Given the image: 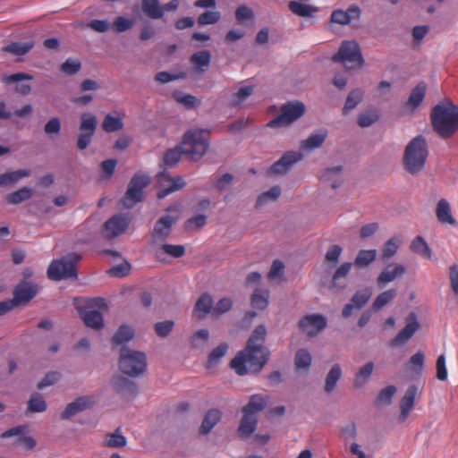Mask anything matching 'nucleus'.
Returning a JSON list of instances; mask_svg holds the SVG:
<instances>
[{"mask_svg": "<svg viewBox=\"0 0 458 458\" xmlns=\"http://www.w3.org/2000/svg\"><path fill=\"white\" fill-rule=\"evenodd\" d=\"M266 335L265 326H258L250 337L245 349L232 360L231 367L238 375L259 372L267 363L269 352L264 346Z\"/></svg>", "mask_w": 458, "mask_h": 458, "instance_id": "1", "label": "nucleus"}, {"mask_svg": "<svg viewBox=\"0 0 458 458\" xmlns=\"http://www.w3.org/2000/svg\"><path fill=\"white\" fill-rule=\"evenodd\" d=\"M208 148V131L193 129L185 132L180 147L169 149L164 156V162L168 166L175 165L182 154L191 157L192 160L200 159Z\"/></svg>", "mask_w": 458, "mask_h": 458, "instance_id": "2", "label": "nucleus"}, {"mask_svg": "<svg viewBox=\"0 0 458 458\" xmlns=\"http://www.w3.org/2000/svg\"><path fill=\"white\" fill-rule=\"evenodd\" d=\"M430 119L434 131L447 139L458 130V106L449 99L440 102L433 107Z\"/></svg>", "mask_w": 458, "mask_h": 458, "instance_id": "3", "label": "nucleus"}, {"mask_svg": "<svg viewBox=\"0 0 458 458\" xmlns=\"http://www.w3.org/2000/svg\"><path fill=\"white\" fill-rule=\"evenodd\" d=\"M428 148L426 139L419 135L413 138L406 146L403 154V166L411 174L420 173L427 161Z\"/></svg>", "mask_w": 458, "mask_h": 458, "instance_id": "4", "label": "nucleus"}, {"mask_svg": "<svg viewBox=\"0 0 458 458\" xmlns=\"http://www.w3.org/2000/svg\"><path fill=\"white\" fill-rule=\"evenodd\" d=\"M81 259V256L76 253H71L67 256L53 260L47 269V276L51 280L59 281L62 279H76V265Z\"/></svg>", "mask_w": 458, "mask_h": 458, "instance_id": "5", "label": "nucleus"}, {"mask_svg": "<svg viewBox=\"0 0 458 458\" xmlns=\"http://www.w3.org/2000/svg\"><path fill=\"white\" fill-rule=\"evenodd\" d=\"M121 371L130 377H138L147 369V358L144 352L123 347L120 354Z\"/></svg>", "mask_w": 458, "mask_h": 458, "instance_id": "6", "label": "nucleus"}, {"mask_svg": "<svg viewBox=\"0 0 458 458\" xmlns=\"http://www.w3.org/2000/svg\"><path fill=\"white\" fill-rule=\"evenodd\" d=\"M332 60L342 63L347 71L360 68L364 63L360 47L355 41H344Z\"/></svg>", "mask_w": 458, "mask_h": 458, "instance_id": "7", "label": "nucleus"}, {"mask_svg": "<svg viewBox=\"0 0 458 458\" xmlns=\"http://www.w3.org/2000/svg\"><path fill=\"white\" fill-rule=\"evenodd\" d=\"M149 183V176L144 174H136L131 180L127 191L122 199V204L131 208L143 199V189Z\"/></svg>", "mask_w": 458, "mask_h": 458, "instance_id": "8", "label": "nucleus"}, {"mask_svg": "<svg viewBox=\"0 0 458 458\" xmlns=\"http://www.w3.org/2000/svg\"><path fill=\"white\" fill-rule=\"evenodd\" d=\"M306 107L302 102L293 101L282 106L281 114L271 120L267 126L271 128H278L289 125L297 119H299L304 113Z\"/></svg>", "mask_w": 458, "mask_h": 458, "instance_id": "9", "label": "nucleus"}, {"mask_svg": "<svg viewBox=\"0 0 458 458\" xmlns=\"http://www.w3.org/2000/svg\"><path fill=\"white\" fill-rule=\"evenodd\" d=\"M98 125V119L91 113H83L81 116L80 134L77 140L79 149H85L91 142Z\"/></svg>", "mask_w": 458, "mask_h": 458, "instance_id": "10", "label": "nucleus"}, {"mask_svg": "<svg viewBox=\"0 0 458 458\" xmlns=\"http://www.w3.org/2000/svg\"><path fill=\"white\" fill-rule=\"evenodd\" d=\"M327 325V318L321 314L307 315L299 321L300 329L310 337L323 331Z\"/></svg>", "mask_w": 458, "mask_h": 458, "instance_id": "11", "label": "nucleus"}, {"mask_svg": "<svg viewBox=\"0 0 458 458\" xmlns=\"http://www.w3.org/2000/svg\"><path fill=\"white\" fill-rule=\"evenodd\" d=\"M303 155L298 151H288L283 157L272 165L267 173L271 175H284L288 173L293 165L301 160Z\"/></svg>", "mask_w": 458, "mask_h": 458, "instance_id": "12", "label": "nucleus"}, {"mask_svg": "<svg viewBox=\"0 0 458 458\" xmlns=\"http://www.w3.org/2000/svg\"><path fill=\"white\" fill-rule=\"evenodd\" d=\"M177 217L171 215L161 216L155 224L151 233L152 244L157 245L158 242H164L171 233L172 227L175 224Z\"/></svg>", "mask_w": 458, "mask_h": 458, "instance_id": "13", "label": "nucleus"}, {"mask_svg": "<svg viewBox=\"0 0 458 458\" xmlns=\"http://www.w3.org/2000/svg\"><path fill=\"white\" fill-rule=\"evenodd\" d=\"M157 182L161 188L157 193L158 199H164L168 194L179 191L185 186V182L182 177H171L165 173L158 174Z\"/></svg>", "mask_w": 458, "mask_h": 458, "instance_id": "14", "label": "nucleus"}, {"mask_svg": "<svg viewBox=\"0 0 458 458\" xmlns=\"http://www.w3.org/2000/svg\"><path fill=\"white\" fill-rule=\"evenodd\" d=\"M361 11L359 6L352 4L347 10L337 9L335 10L330 16L332 23L339 24L342 26L348 25L352 21H358L360 18Z\"/></svg>", "mask_w": 458, "mask_h": 458, "instance_id": "15", "label": "nucleus"}, {"mask_svg": "<svg viewBox=\"0 0 458 458\" xmlns=\"http://www.w3.org/2000/svg\"><path fill=\"white\" fill-rule=\"evenodd\" d=\"M419 329V323L414 313L410 314L405 327L391 341V346L402 345L407 343Z\"/></svg>", "mask_w": 458, "mask_h": 458, "instance_id": "16", "label": "nucleus"}, {"mask_svg": "<svg viewBox=\"0 0 458 458\" xmlns=\"http://www.w3.org/2000/svg\"><path fill=\"white\" fill-rule=\"evenodd\" d=\"M38 285L31 282H21L13 292L14 304H25L29 302L38 293Z\"/></svg>", "mask_w": 458, "mask_h": 458, "instance_id": "17", "label": "nucleus"}, {"mask_svg": "<svg viewBox=\"0 0 458 458\" xmlns=\"http://www.w3.org/2000/svg\"><path fill=\"white\" fill-rule=\"evenodd\" d=\"M130 219L123 215H117L111 217L105 223L106 236L114 238L123 233L128 227Z\"/></svg>", "mask_w": 458, "mask_h": 458, "instance_id": "18", "label": "nucleus"}, {"mask_svg": "<svg viewBox=\"0 0 458 458\" xmlns=\"http://www.w3.org/2000/svg\"><path fill=\"white\" fill-rule=\"evenodd\" d=\"M94 404V399L91 396H81L70 403L62 412V419L67 420L77 413L85 411Z\"/></svg>", "mask_w": 458, "mask_h": 458, "instance_id": "19", "label": "nucleus"}, {"mask_svg": "<svg viewBox=\"0 0 458 458\" xmlns=\"http://www.w3.org/2000/svg\"><path fill=\"white\" fill-rule=\"evenodd\" d=\"M406 272L404 266L393 263L388 265L378 276L377 282L379 286L394 281L396 278L403 276Z\"/></svg>", "mask_w": 458, "mask_h": 458, "instance_id": "20", "label": "nucleus"}, {"mask_svg": "<svg viewBox=\"0 0 458 458\" xmlns=\"http://www.w3.org/2000/svg\"><path fill=\"white\" fill-rule=\"evenodd\" d=\"M418 394H419V388L417 386L411 385L407 388V390L400 403V408H401L400 417H401L402 420H405L406 418L408 417V415L410 414L411 411L413 408L414 401H415V398Z\"/></svg>", "mask_w": 458, "mask_h": 458, "instance_id": "21", "label": "nucleus"}, {"mask_svg": "<svg viewBox=\"0 0 458 458\" xmlns=\"http://www.w3.org/2000/svg\"><path fill=\"white\" fill-rule=\"evenodd\" d=\"M254 90V84L244 82L234 93L232 94L230 98V106L233 107H241L242 104L253 94Z\"/></svg>", "mask_w": 458, "mask_h": 458, "instance_id": "22", "label": "nucleus"}, {"mask_svg": "<svg viewBox=\"0 0 458 458\" xmlns=\"http://www.w3.org/2000/svg\"><path fill=\"white\" fill-rule=\"evenodd\" d=\"M154 251L156 257L159 260H164V255H168L172 258H181L185 253V248L183 245H174V244H168L165 243L160 246L155 245L154 246Z\"/></svg>", "mask_w": 458, "mask_h": 458, "instance_id": "23", "label": "nucleus"}, {"mask_svg": "<svg viewBox=\"0 0 458 458\" xmlns=\"http://www.w3.org/2000/svg\"><path fill=\"white\" fill-rule=\"evenodd\" d=\"M426 85L419 83L411 92L408 101L404 105V108L410 112H413L423 101L426 95Z\"/></svg>", "mask_w": 458, "mask_h": 458, "instance_id": "24", "label": "nucleus"}, {"mask_svg": "<svg viewBox=\"0 0 458 458\" xmlns=\"http://www.w3.org/2000/svg\"><path fill=\"white\" fill-rule=\"evenodd\" d=\"M436 216L437 217V220L441 224L449 225L452 226H454L456 225V221L454 218L452 212H451V207L448 201L445 199H441L436 208Z\"/></svg>", "mask_w": 458, "mask_h": 458, "instance_id": "25", "label": "nucleus"}, {"mask_svg": "<svg viewBox=\"0 0 458 458\" xmlns=\"http://www.w3.org/2000/svg\"><path fill=\"white\" fill-rule=\"evenodd\" d=\"M243 416L241 420L238 432L243 438L249 437L256 429L258 419L248 412H242Z\"/></svg>", "mask_w": 458, "mask_h": 458, "instance_id": "26", "label": "nucleus"}, {"mask_svg": "<svg viewBox=\"0 0 458 458\" xmlns=\"http://www.w3.org/2000/svg\"><path fill=\"white\" fill-rule=\"evenodd\" d=\"M211 55L208 50L194 53L191 56V63L199 73L205 72L210 65Z\"/></svg>", "mask_w": 458, "mask_h": 458, "instance_id": "27", "label": "nucleus"}, {"mask_svg": "<svg viewBox=\"0 0 458 458\" xmlns=\"http://www.w3.org/2000/svg\"><path fill=\"white\" fill-rule=\"evenodd\" d=\"M30 175L28 169H20L0 174V186H13L22 178Z\"/></svg>", "mask_w": 458, "mask_h": 458, "instance_id": "28", "label": "nucleus"}, {"mask_svg": "<svg viewBox=\"0 0 458 458\" xmlns=\"http://www.w3.org/2000/svg\"><path fill=\"white\" fill-rule=\"evenodd\" d=\"M267 399V396L262 394L251 395L249 403L242 408V412H248L253 416H257V414L266 407Z\"/></svg>", "mask_w": 458, "mask_h": 458, "instance_id": "29", "label": "nucleus"}, {"mask_svg": "<svg viewBox=\"0 0 458 458\" xmlns=\"http://www.w3.org/2000/svg\"><path fill=\"white\" fill-rule=\"evenodd\" d=\"M221 419V411L216 409L209 410L202 421L199 432L203 435L208 434L212 428L219 422Z\"/></svg>", "mask_w": 458, "mask_h": 458, "instance_id": "30", "label": "nucleus"}, {"mask_svg": "<svg viewBox=\"0 0 458 458\" xmlns=\"http://www.w3.org/2000/svg\"><path fill=\"white\" fill-rule=\"evenodd\" d=\"M269 291L263 288H256L251 295V305L256 310H263L269 304Z\"/></svg>", "mask_w": 458, "mask_h": 458, "instance_id": "31", "label": "nucleus"}, {"mask_svg": "<svg viewBox=\"0 0 458 458\" xmlns=\"http://www.w3.org/2000/svg\"><path fill=\"white\" fill-rule=\"evenodd\" d=\"M375 365L372 361H369L360 367L354 377V386L357 388H360L364 386L368 381L369 380L370 377L372 376V373L374 371Z\"/></svg>", "mask_w": 458, "mask_h": 458, "instance_id": "32", "label": "nucleus"}, {"mask_svg": "<svg viewBox=\"0 0 458 458\" xmlns=\"http://www.w3.org/2000/svg\"><path fill=\"white\" fill-rule=\"evenodd\" d=\"M213 300L209 294H202L197 301L194 315L199 318H203L208 313L212 312Z\"/></svg>", "mask_w": 458, "mask_h": 458, "instance_id": "33", "label": "nucleus"}, {"mask_svg": "<svg viewBox=\"0 0 458 458\" xmlns=\"http://www.w3.org/2000/svg\"><path fill=\"white\" fill-rule=\"evenodd\" d=\"M142 11L151 19H160L164 15V10L158 0H142Z\"/></svg>", "mask_w": 458, "mask_h": 458, "instance_id": "34", "label": "nucleus"}, {"mask_svg": "<svg viewBox=\"0 0 458 458\" xmlns=\"http://www.w3.org/2000/svg\"><path fill=\"white\" fill-rule=\"evenodd\" d=\"M322 179L329 183L332 189H337L343 182L342 167L337 165L327 168L323 174Z\"/></svg>", "mask_w": 458, "mask_h": 458, "instance_id": "35", "label": "nucleus"}, {"mask_svg": "<svg viewBox=\"0 0 458 458\" xmlns=\"http://www.w3.org/2000/svg\"><path fill=\"white\" fill-rule=\"evenodd\" d=\"M85 325L93 329H100L104 326L102 314L98 310H89L82 314Z\"/></svg>", "mask_w": 458, "mask_h": 458, "instance_id": "36", "label": "nucleus"}, {"mask_svg": "<svg viewBox=\"0 0 458 458\" xmlns=\"http://www.w3.org/2000/svg\"><path fill=\"white\" fill-rule=\"evenodd\" d=\"M34 47L33 41L27 42H12L3 47V51L14 55H24L29 53Z\"/></svg>", "mask_w": 458, "mask_h": 458, "instance_id": "37", "label": "nucleus"}, {"mask_svg": "<svg viewBox=\"0 0 458 458\" xmlns=\"http://www.w3.org/2000/svg\"><path fill=\"white\" fill-rule=\"evenodd\" d=\"M327 138L326 131H319L317 133L311 134L301 144V148L306 150H313L319 148L324 143Z\"/></svg>", "mask_w": 458, "mask_h": 458, "instance_id": "38", "label": "nucleus"}, {"mask_svg": "<svg viewBox=\"0 0 458 458\" xmlns=\"http://www.w3.org/2000/svg\"><path fill=\"white\" fill-rule=\"evenodd\" d=\"M289 9L293 13L301 17H310L318 11L317 7L297 1L290 2Z\"/></svg>", "mask_w": 458, "mask_h": 458, "instance_id": "39", "label": "nucleus"}, {"mask_svg": "<svg viewBox=\"0 0 458 458\" xmlns=\"http://www.w3.org/2000/svg\"><path fill=\"white\" fill-rule=\"evenodd\" d=\"M411 250L416 254L430 259L432 256L431 249L421 236H416L411 243Z\"/></svg>", "mask_w": 458, "mask_h": 458, "instance_id": "40", "label": "nucleus"}, {"mask_svg": "<svg viewBox=\"0 0 458 458\" xmlns=\"http://www.w3.org/2000/svg\"><path fill=\"white\" fill-rule=\"evenodd\" d=\"M341 376L342 369L340 365L335 364L331 368L326 377L325 391L327 393H331L335 388L336 384L340 379Z\"/></svg>", "mask_w": 458, "mask_h": 458, "instance_id": "41", "label": "nucleus"}, {"mask_svg": "<svg viewBox=\"0 0 458 458\" xmlns=\"http://www.w3.org/2000/svg\"><path fill=\"white\" fill-rule=\"evenodd\" d=\"M33 190L30 187H22L20 190L12 192L6 196V199L11 204H20L31 198Z\"/></svg>", "mask_w": 458, "mask_h": 458, "instance_id": "42", "label": "nucleus"}, {"mask_svg": "<svg viewBox=\"0 0 458 458\" xmlns=\"http://www.w3.org/2000/svg\"><path fill=\"white\" fill-rule=\"evenodd\" d=\"M173 98L176 102L189 109L195 108L200 104L196 97L180 91L174 92Z\"/></svg>", "mask_w": 458, "mask_h": 458, "instance_id": "43", "label": "nucleus"}, {"mask_svg": "<svg viewBox=\"0 0 458 458\" xmlns=\"http://www.w3.org/2000/svg\"><path fill=\"white\" fill-rule=\"evenodd\" d=\"M102 127L106 132L117 131L123 127L122 117L119 115L114 116L108 114L106 115L102 123Z\"/></svg>", "mask_w": 458, "mask_h": 458, "instance_id": "44", "label": "nucleus"}, {"mask_svg": "<svg viewBox=\"0 0 458 458\" xmlns=\"http://www.w3.org/2000/svg\"><path fill=\"white\" fill-rule=\"evenodd\" d=\"M312 361L311 354L305 349L297 351L294 357V364L297 369H308Z\"/></svg>", "mask_w": 458, "mask_h": 458, "instance_id": "45", "label": "nucleus"}, {"mask_svg": "<svg viewBox=\"0 0 458 458\" xmlns=\"http://www.w3.org/2000/svg\"><path fill=\"white\" fill-rule=\"evenodd\" d=\"M402 241L399 237H393L389 239L384 245L382 250V259L387 260L395 255Z\"/></svg>", "mask_w": 458, "mask_h": 458, "instance_id": "46", "label": "nucleus"}, {"mask_svg": "<svg viewBox=\"0 0 458 458\" xmlns=\"http://www.w3.org/2000/svg\"><path fill=\"white\" fill-rule=\"evenodd\" d=\"M284 264L279 259L273 261L267 277L271 282L279 283L284 275Z\"/></svg>", "mask_w": 458, "mask_h": 458, "instance_id": "47", "label": "nucleus"}, {"mask_svg": "<svg viewBox=\"0 0 458 458\" xmlns=\"http://www.w3.org/2000/svg\"><path fill=\"white\" fill-rule=\"evenodd\" d=\"M376 250H362L359 251L354 263L358 267H366L371 264L376 259Z\"/></svg>", "mask_w": 458, "mask_h": 458, "instance_id": "48", "label": "nucleus"}, {"mask_svg": "<svg viewBox=\"0 0 458 458\" xmlns=\"http://www.w3.org/2000/svg\"><path fill=\"white\" fill-rule=\"evenodd\" d=\"M396 296V291L394 289H390L381 293L373 302V309L375 310H379L383 309L386 304H388Z\"/></svg>", "mask_w": 458, "mask_h": 458, "instance_id": "49", "label": "nucleus"}, {"mask_svg": "<svg viewBox=\"0 0 458 458\" xmlns=\"http://www.w3.org/2000/svg\"><path fill=\"white\" fill-rule=\"evenodd\" d=\"M363 98V91L360 89H353L351 91L346 98L345 105L344 106V113L347 114L361 101Z\"/></svg>", "mask_w": 458, "mask_h": 458, "instance_id": "50", "label": "nucleus"}, {"mask_svg": "<svg viewBox=\"0 0 458 458\" xmlns=\"http://www.w3.org/2000/svg\"><path fill=\"white\" fill-rule=\"evenodd\" d=\"M227 351L228 345L225 343L220 344L216 347L209 354L208 367L211 368L218 364Z\"/></svg>", "mask_w": 458, "mask_h": 458, "instance_id": "51", "label": "nucleus"}, {"mask_svg": "<svg viewBox=\"0 0 458 458\" xmlns=\"http://www.w3.org/2000/svg\"><path fill=\"white\" fill-rule=\"evenodd\" d=\"M372 291L370 288H365L357 291L352 296L351 301L355 305L356 310L361 309L370 299Z\"/></svg>", "mask_w": 458, "mask_h": 458, "instance_id": "52", "label": "nucleus"}, {"mask_svg": "<svg viewBox=\"0 0 458 458\" xmlns=\"http://www.w3.org/2000/svg\"><path fill=\"white\" fill-rule=\"evenodd\" d=\"M281 195V188L279 186H273L268 191L260 194L257 199L258 206H263L270 201L276 200Z\"/></svg>", "mask_w": 458, "mask_h": 458, "instance_id": "53", "label": "nucleus"}, {"mask_svg": "<svg viewBox=\"0 0 458 458\" xmlns=\"http://www.w3.org/2000/svg\"><path fill=\"white\" fill-rule=\"evenodd\" d=\"M134 335L133 330L128 326H121L113 337V342L122 344L130 341Z\"/></svg>", "mask_w": 458, "mask_h": 458, "instance_id": "54", "label": "nucleus"}, {"mask_svg": "<svg viewBox=\"0 0 458 458\" xmlns=\"http://www.w3.org/2000/svg\"><path fill=\"white\" fill-rule=\"evenodd\" d=\"M221 18V13L218 11H206L198 17V23L199 25H212L216 23Z\"/></svg>", "mask_w": 458, "mask_h": 458, "instance_id": "55", "label": "nucleus"}, {"mask_svg": "<svg viewBox=\"0 0 458 458\" xmlns=\"http://www.w3.org/2000/svg\"><path fill=\"white\" fill-rule=\"evenodd\" d=\"M126 444V437L120 432V429H116L114 433L107 436L106 445L109 447H123Z\"/></svg>", "mask_w": 458, "mask_h": 458, "instance_id": "56", "label": "nucleus"}, {"mask_svg": "<svg viewBox=\"0 0 458 458\" xmlns=\"http://www.w3.org/2000/svg\"><path fill=\"white\" fill-rule=\"evenodd\" d=\"M47 409V403L41 395L34 394L29 401V411L30 412H42Z\"/></svg>", "mask_w": 458, "mask_h": 458, "instance_id": "57", "label": "nucleus"}, {"mask_svg": "<svg viewBox=\"0 0 458 458\" xmlns=\"http://www.w3.org/2000/svg\"><path fill=\"white\" fill-rule=\"evenodd\" d=\"M233 301L230 298L220 299L213 307V316L219 317L232 309Z\"/></svg>", "mask_w": 458, "mask_h": 458, "instance_id": "58", "label": "nucleus"}, {"mask_svg": "<svg viewBox=\"0 0 458 458\" xmlns=\"http://www.w3.org/2000/svg\"><path fill=\"white\" fill-rule=\"evenodd\" d=\"M342 251L343 250L339 245L330 246L325 256L326 262L331 266H335L340 259Z\"/></svg>", "mask_w": 458, "mask_h": 458, "instance_id": "59", "label": "nucleus"}, {"mask_svg": "<svg viewBox=\"0 0 458 458\" xmlns=\"http://www.w3.org/2000/svg\"><path fill=\"white\" fill-rule=\"evenodd\" d=\"M395 393H396V387L394 386H388L383 388L380 391L378 397L377 399V403L384 404V405L390 404L392 402V398L395 394Z\"/></svg>", "mask_w": 458, "mask_h": 458, "instance_id": "60", "label": "nucleus"}, {"mask_svg": "<svg viewBox=\"0 0 458 458\" xmlns=\"http://www.w3.org/2000/svg\"><path fill=\"white\" fill-rule=\"evenodd\" d=\"M134 25V21L123 16H118L113 23L114 29L116 32L121 33L129 30Z\"/></svg>", "mask_w": 458, "mask_h": 458, "instance_id": "61", "label": "nucleus"}, {"mask_svg": "<svg viewBox=\"0 0 458 458\" xmlns=\"http://www.w3.org/2000/svg\"><path fill=\"white\" fill-rule=\"evenodd\" d=\"M174 326V321L166 320V321L156 323L154 327H155L156 334L159 337L164 338V337H166L172 332Z\"/></svg>", "mask_w": 458, "mask_h": 458, "instance_id": "62", "label": "nucleus"}, {"mask_svg": "<svg viewBox=\"0 0 458 458\" xmlns=\"http://www.w3.org/2000/svg\"><path fill=\"white\" fill-rule=\"evenodd\" d=\"M207 223V216L205 215H197L189 218L185 222V227L188 230H199L202 228Z\"/></svg>", "mask_w": 458, "mask_h": 458, "instance_id": "63", "label": "nucleus"}, {"mask_svg": "<svg viewBox=\"0 0 458 458\" xmlns=\"http://www.w3.org/2000/svg\"><path fill=\"white\" fill-rule=\"evenodd\" d=\"M448 279L453 293L458 296V264H453L448 267Z\"/></svg>", "mask_w": 458, "mask_h": 458, "instance_id": "64", "label": "nucleus"}]
</instances>
